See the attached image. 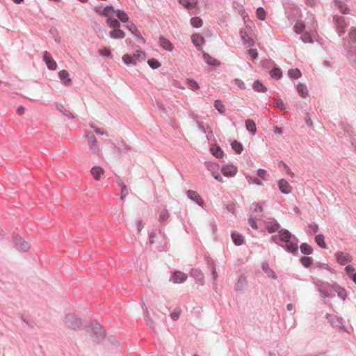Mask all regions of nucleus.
<instances>
[{
    "mask_svg": "<svg viewBox=\"0 0 356 356\" xmlns=\"http://www.w3.org/2000/svg\"><path fill=\"white\" fill-rule=\"evenodd\" d=\"M116 15L122 22L126 23L129 22V17L124 11L118 10L116 11Z\"/></svg>",
    "mask_w": 356,
    "mask_h": 356,
    "instance_id": "nucleus-28",
    "label": "nucleus"
},
{
    "mask_svg": "<svg viewBox=\"0 0 356 356\" xmlns=\"http://www.w3.org/2000/svg\"><path fill=\"white\" fill-rule=\"evenodd\" d=\"M122 60L126 65L131 64V65H136V62H134V58H133L132 55H131V54H124L122 56Z\"/></svg>",
    "mask_w": 356,
    "mask_h": 356,
    "instance_id": "nucleus-33",
    "label": "nucleus"
},
{
    "mask_svg": "<svg viewBox=\"0 0 356 356\" xmlns=\"http://www.w3.org/2000/svg\"><path fill=\"white\" fill-rule=\"evenodd\" d=\"M134 62H136V65L138 62H141L145 60L146 56L145 52H143L141 50H137L136 51L134 54L132 55Z\"/></svg>",
    "mask_w": 356,
    "mask_h": 356,
    "instance_id": "nucleus-18",
    "label": "nucleus"
},
{
    "mask_svg": "<svg viewBox=\"0 0 356 356\" xmlns=\"http://www.w3.org/2000/svg\"><path fill=\"white\" fill-rule=\"evenodd\" d=\"M272 239L276 243H278V241L284 242L289 252H296L298 249L297 238L285 229L280 230L277 235L272 236Z\"/></svg>",
    "mask_w": 356,
    "mask_h": 356,
    "instance_id": "nucleus-1",
    "label": "nucleus"
},
{
    "mask_svg": "<svg viewBox=\"0 0 356 356\" xmlns=\"http://www.w3.org/2000/svg\"><path fill=\"white\" fill-rule=\"evenodd\" d=\"M187 196L191 200L195 202L198 205L202 206L203 201L200 195L195 191L189 190L187 191Z\"/></svg>",
    "mask_w": 356,
    "mask_h": 356,
    "instance_id": "nucleus-12",
    "label": "nucleus"
},
{
    "mask_svg": "<svg viewBox=\"0 0 356 356\" xmlns=\"http://www.w3.org/2000/svg\"><path fill=\"white\" fill-rule=\"evenodd\" d=\"M127 195V188L125 186H123L122 188V195L121 198L123 199V197Z\"/></svg>",
    "mask_w": 356,
    "mask_h": 356,
    "instance_id": "nucleus-64",
    "label": "nucleus"
},
{
    "mask_svg": "<svg viewBox=\"0 0 356 356\" xmlns=\"http://www.w3.org/2000/svg\"><path fill=\"white\" fill-rule=\"evenodd\" d=\"M257 16L261 20H264L266 17V12L263 8H259L257 10Z\"/></svg>",
    "mask_w": 356,
    "mask_h": 356,
    "instance_id": "nucleus-47",
    "label": "nucleus"
},
{
    "mask_svg": "<svg viewBox=\"0 0 356 356\" xmlns=\"http://www.w3.org/2000/svg\"><path fill=\"white\" fill-rule=\"evenodd\" d=\"M280 227V225L276 222H270L267 225V230L269 233L276 232Z\"/></svg>",
    "mask_w": 356,
    "mask_h": 356,
    "instance_id": "nucleus-31",
    "label": "nucleus"
},
{
    "mask_svg": "<svg viewBox=\"0 0 356 356\" xmlns=\"http://www.w3.org/2000/svg\"><path fill=\"white\" fill-rule=\"evenodd\" d=\"M297 91L298 94L303 98L306 97L308 95V90L307 87L302 83H299L297 85Z\"/></svg>",
    "mask_w": 356,
    "mask_h": 356,
    "instance_id": "nucleus-25",
    "label": "nucleus"
},
{
    "mask_svg": "<svg viewBox=\"0 0 356 356\" xmlns=\"http://www.w3.org/2000/svg\"><path fill=\"white\" fill-rule=\"evenodd\" d=\"M86 138L88 140V143L90 147V149L92 151L94 154L99 155L101 151L97 144V141L95 138V136L92 133H88L86 135Z\"/></svg>",
    "mask_w": 356,
    "mask_h": 356,
    "instance_id": "nucleus-2",
    "label": "nucleus"
},
{
    "mask_svg": "<svg viewBox=\"0 0 356 356\" xmlns=\"http://www.w3.org/2000/svg\"><path fill=\"white\" fill-rule=\"evenodd\" d=\"M96 12L101 15H104L107 17V19L112 18L116 11H115L113 7L112 6H106L102 11L99 9H96Z\"/></svg>",
    "mask_w": 356,
    "mask_h": 356,
    "instance_id": "nucleus-11",
    "label": "nucleus"
},
{
    "mask_svg": "<svg viewBox=\"0 0 356 356\" xmlns=\"http://www.w3.org/2000/svg\"><path fill=\"white\" fill-rule=\"evenodd\" d=\"M127 28L131 32V33H133L134 35H136V37L139 38H141L143 39V37L140 33V31L138 30V29L136 28V26H135L134 24H133L132 22H130L127 24Z\"/></svg>",
    "mask_w": 356,
    "mask_h": 356,
    "instance_id": "nucleus-23",
    "label": "nucleus"
},
{
    "mask_svg": "<svg viewBox=\"0 0 356 356\" xmlns=\"http://www.w3.org/2000/svg\"><path fill=\"white\" fill-rule=\"evenodd\" d=\"M187 83L188 85V87L192 90H197L199 88V85H198V83L195 80L188 79V81H187Z\"/></svg>",
    "mask_w": 356,
    "mask_h": 356,
    "instance_id": "nucleus-45",
    "label": "nucleus"
},
{
    "mask_svg": "<svg viewBox=\"0 0 356 356\" xmlns=\"http://www.w3.org/2000/svg\"><path fill=\"white\" fill-rule=\"evenodd\" d=\"M43 60L49 70H54L56 69L57 64L56 61L53 59L50 54L47 51L44 52Z\"/></svg>",
    "mask_w": 356,
    "mask_h": 356,
    "instance_id": "nucleus-7",
    "label": "nucleus"
},
{
    "mask_svg": "<svg viewBox=\"0 0 356 356\" xmlns=\"http://www.w3.org/2000/svg\"><path fill=\"white\" fill-rule=\"evenodd\" d=\"M248 54L252 60L256 59L258 56L257 51L254 49H250L248 50Z\"/></svg>",
    "mask_w": 356,
    "mask_h": 356,
    "instance_id": "nucleus-51",
    "label": "nucleus"
},
{
    "mask_svg": "<svg viewBox=\"0 0 356 356\" xmlns=\"http://www.w3.org/2000/svg\"><path fill=\"white\" fill-rule=\"evenodd\" d=\"M273 105L275 107L280 108L281 110H285L286 107L283 101L280 99L276 98L274 99Z\"/></svg>",
    "mask_w": 356,
    "mask_h": 356,
    "instance_id": "nucleus-44",
    "label": "nucleus"
},
{
    "mask_svg": "<svg viewBox=\"0 0 356 356\" xmlns=\"http://www.w3.org/2000/svg\"><path fill=\"white\" fill-rule=\"evenodd\" d=\"M15 243L17 248L22 252H26L30 248V244L28 241L24 240L21 237H16L15 238Z\"/></svg>",
    "mask_w": 356,
    "mask_h": 356,
    "instance_id": "nucleus-6",
    "label": "nucleus"
},
{
    "mask_svg": "<svg viewBox=\"0 0 356 356\" xmlns=\"http://www.w3.org/2000/svg\"><path fill=\"white\" fill-rule=\"evenodd\" d=\"M159 44L163 49L167 51H171L173 49L172 44L163 37H161L159 38Z\"/></svg>",
    "mask_w": 356,
    "mask_h": 356,
    "instance_id": "nucleus-17",
    "label": "nucleus"
},
{
    "mask_svg": "<svg viewBox=\"0 0 356 356\" xmlns=\"http://www.w3.org/2000/svg\"><path fill=\"white\" fill-rule=\"evenodd\" d=\"M178 2L186 9H193L197 4V0H178Z\"/></svg>",
    "mask_w": 356,
    "mask_h": 356,
    "instance_id": "nucleus-15",
    "label": "nucleus"
},
{
    "mask_svg": "<svg viewBox=\"0 0 356 356\" xmlns=\"http://www.w3.org/2000/svg\"><path fill=\"white\" fill-rule=\"evenodd\" d=\"M211 152L216 158H222L224 156V152L222 149L216 145L211 146Z\"/></svg>",
    "mask_w": 356,
    "mask_h": 356,
    "instance_id": "nucleus-19",
    "label": "nucleus"
},
{
    "mask_svg": "<svg viewBox=\"0 0 356 356\" xmlns=\"http://www.w3.org/2000/svg\"><path fill=\"white\" fill-rule=\"evenodd\" d=\"M191 40H192L193 43L196 47H201L204 42V38L198 34H193L191 36Z\"/></svg>",
    "mask_w": 356,
    "mask_h": 356,
    "instance_id": "nucleus-20",
    "label": "nucleus"
},
{
    "mask_svg": "<svg viewBox=\"0 0 356 356\" xmlns=\"http://www.w3.org/2000/svg\"><path fill=\"white\" fill-rule=\"evenodd\" d=\"M169 218V213L167 210H163L161 212L159 215V220L165 221Z\"/></svg>",
    "mask_w": 356,
    "mask_h": 356,
    "instance_id": "nucleus-49",
    "label": "nucleus"
},
{
    "mask_svg": "<svg viewBox=\"0 0 356 356\" xmlns=\"http://www.w3.org/2000/svg\"><path fill=\"white\" fill-rule=\"evenodd\" d=\"M312 261L310 257H303L301 259V263L305 267H309L312 264Z\"/></svg>",
    "mask_w": 356,
    "mask_h": 356,
    "instance_id": "nucleus-48",
    "label": "nucleus"
},
{
    "mask_svg": "<svg viewBox=\"0 0 356 356\" xmlns=\"http://www.w3.org/2000/svg\"><path fill=\"white\" fill-rule=\"evenodd\" d=\"M214 107L220 112V113H224L225 111V106L222 102L220 100L215 101Z\"/></svg>",
    "mask_w": 356,
    "mask_h": 356,
    "instance_id": "nucleus-40",
    "label": "nucleus"
},
{
    "mask_svg": "<svg viewBox=\"0 0 356 356\" xmlns=\"http://www.w3.org/2000/svg\"><path fill=\"white\" fill-rule=\"evenodd\" d=\"M345 270L346 272V273L350 275V276H353V273H355V268L352 266H347L346 268H345Z\"/></svg>",
    "mask_w": 356,
    "mask_h": 356,
    "instance_id": "nucleus-54",
    "label": "nucleus"
},
{
    "mask_svg": "<svg viewBox=\"0 0 356 356\" xmlns=\"http://www.w3.org/2000/svg\"><path fill=\"white\" fill-rule=\"evenodd\" d=\"M240 35L245 44H248V47H252L254 44V40L250 37L246 31L241 30Z\"/></svg>",
    "mask_w": 356,
    "mask_h": 356,
    "instance_id": "nucleus-13",
    "label": "nucleus"
},
{
    "mask_svg": "<svg viewBox=\"0 0 356 356\" xmlns=\"http://www.w3.org/2000/svg\"><path fill=\"white\" fill-rule=\"evenodd\" d=\"M106 22L107 24L113 29L120 28V26L119 21L116 19H113V17L107 19Z\"/></svg>",
    "mask_w": 356,
    "mask_h": 356,
    "instance_id": "nucleus-30",
    "label": "nucleus"
},
{
    "mask_svg": "<svg viewBox=\"0 0 356 356\" xmlns=\"http://www.w3.org/2000/svg\"><path fill=\"white\" fill-rule=\"evenodd\" d=\"M191 24L193 27L199 28L202 26L203 22H202V20L200 17H195L191 18Z\"/></svg>",
    "mask_w": 356,
    "mask_h": 356,
    "instance_id": "nucleus-37",
    "label": "nucleus"
},
{
    "mask_svg": "<svg viewBox=\"0 0 356 356\" xmlns=\"http://www.w3.org/2000/svg\"><path fill=\"white\" fill-rule=\"evenodd\" d=\"M187 279V275L183 272L181 271H175L171 278L170 281L174 284H180L186 281Z\"/></svg>",
    "mask_w": 356,
    "mask_h": 356,
    "instance_id": "nucleus-9",
    "label": "nucleus"
},
{
    "mask_svg": "<svg viewBox=\"0 0 356 356\" xmlns=\"http://www.w3.org/2000/svg\"><path fill=\"white\" fill-rule=\"evenodd\" d=\"M288 74L291 78L293 79H298L302 75L300 71L297 68L289 70L288 71Z\"/></svg>",
    "mask_w": 356,
    "mask_h": 356,
    "instance_id": "nucleus-32",
    "label": "nucleus"
},
{
    "mask_svg": "<svg viewBox=\"0 0 356 356\" xmlns=\"http://www.w3.org/2000/svg\"><path fill=\"white\" fill-rule=\"evenodd\" d=\"M204 59L205 61L211 65H218V62L215 59L211 57L208 54H204L203 55Z\"/></svg>",
    "mask_w": 356,
    "mask_h": 356,
    "instance_id": "nucleus-38",
    "label": "nucleus"
},
{
    "mask_svg": "<svg viewBox=\"0 0 356 356\" xmlns=\"http://www.w3.org/2000/svg\"><path fill=\"white\" fill-rule=\"evenodd\" d=\"M99 54L102 56L108 57V56H111V52L110 49L105 47L100 48L99 50Z\"/></svg>",
    "mask_w": 356,
    "mask_h": 356,
    "instance_id": "nucleus-46",
    "label": "nucleus"
},
{
    "mask_svg": "<svg viewBox=\"0 0 356 356\" xmlns=\"http://www.w3.org/2000/svg\"><path fill=\"white\" fill-rule=\"evenodd\" d=\"M17 111L19 115H22L24 112V108L23 106H19Z\"/></svg>",
    "mask_w": 356,
    "mask_h": 356,
    "instance_id": "nucleus-63",
    "label": "nucleus"
},
{
    "mask_svg": "<svg viewBox=\"0 0 356 356\" xmlns=\"http://www.w3.org/2000/svg\"><path fill=\"white\" fill-rule=\"evenodd\" d=\"M232 238L233 242L237 245H241L243 242L242 236L236 232L232 234Z\"/></svg>",
    "mask_w": 356,
    "mask_h": 356,
    "instance_id": "nucleus-27",
    "label": "nucleus"
},
{
    "mask_svg": "<svg viewBox=\"0 0 356 356\" xmlns=\"http://www.w3.org/2000/svg\"><path fill=\"white\" fill-rule=\"evenodd\" d=\"M343 23H344L343 19H339L337 22V28L339 29V33L344 32L343 27Z\"/></svg>",
    "mask_w": 356,
    "mask_h": 356,
    "instance_id": "nucleus-52",
    "label": "nucleus"
},
{
    "mask_svg": "<svg viewBox=\"0 0 356 356\" xmlns=\"http://www.w3.org/2000/svg\"><path fill=\"white\" fill-rule=\"evenodd\" d=\"M252 87L254 90L257 92H265L266 90V88L259 81H255L253 83Z\"/></svg>",
    "mask_w": 356,
    "mask_h": 356,
    "instance_id": "nucleus-36",
    "label": "nucleus"
},
{
    "mask_svg": "<svg viewBox=\"0 0 356 356\" xmlns=\"http://www.w3.org/2000/svg\"><path fill=\"white\" fill-rule=\"evenodd\" d=\"M65 324L68 327L77 329L81 325V321L75 316L70 314L65 317Z\"/></svg>",
    "mask_w": 356,
    "mask_h": 356,
    "instance_id": "nucleus-3",
    "label": "nucleus"
},
{
    "mask_svg": "<svg viewBox=\"0 0 356 356\" xmlns=\"http://www.w3.org/2000/svg\"><path fill=\"white\" fill-rule=\"evenodd\" d=\"M147 63L152 69H157L161 66V63L155 58L149 59Z\"/></svg>",
    "mask_w": 356,
    "mask_h": 356,
    "instance_id": "nucleus-41",
    "label": "nucleus"
},
{
    "mask_svg": "<svg viewBox=\"0 0 356 356\" xmlns=\"http://www.w3.org/2000/svg\"><path fill=\"white\" fill-rule=\"evenodd\" d=\"M179 315H180V312H179V311H178V310H175V311H174V312L170 314V316H171V318H172L173 320L176 321V320H177V319L179 318Z\"/></svg>",
    "mask_w": 356,
    "mask_h": 356,
    "instance_id": "nucleus-57",
    "label": "nucleus"
},
{
    "mask_svg": "<svg viewBox=\"0 0 356 356\" xmlns=\"http://www.w3.org/2000/svg\"><path fill=\"white\" fill-rule=\"evenodd\" d=\"M109 35L113 39H122L125 36L124 32L120 28L114 29L110 31Z\"/></svg>",
    "mask_w": 356,
    "mask_h": 356,
    "instance_id": "nucleus-16",
    "label": "nucleus"
},
{
    "mask_svg": "<svg viewBox=\"0 0 356 356\" xmlns=\"http://www.w3.org/2000/svg\"><path fill=\"white\" fill-rule=\"evenodd\" d=\"M270 76L273 77V78H275L277 79L281 78L282 76V72L280 69L278 68H274L270 72Z\"/></svg>",
    "mask_w": 356,
    "mask_h": 356,
    "instance_id": "nucleus-43",
    "label": "nucleus"
},
{
    "mask_svg": "<svg viewBox=\"0 0 356 356\" xmlns=\"http://www.w3.org/2000/svg\"><path fill=\"white\" fill-rule=\"evenodd\" d=\"M257 175L263 179L264 180H266V176L267 175V172L265 170L263 169H259L257 170Z\"/></svg>",
    "mask_w": 356,
    "mask_h": 356,
    "instance_id": "nucleus-53",
    "label": "nucleus"
},
{
    "mask_svg": "<svg viewBox=\"0 0 356 356\" xmlns=\"http://www.w3.org/2000/svg\"><path fill=\"white\" fill-rule=\"evenodd\" d=\"M245 127L249 131L253 134H254L257 131L256 124L252 120H247L245 121Z\"/></svg>",
    "mask_w": 356,
    "mask_h": 356,
    "instance_id": "nucleus-29",
    "label": "nucleus"
},
{
    "mask_svg": "<svg viewBox=\"0 0 356 356\" xmlns=\"http://www.w3.org/2000/svg\"><path fill=\"white\" fill-rule=\"evenodd\" d=\"M90 173L95 180L100 181L104 175L105 170L100 166H94L91 168Z\"/></svg>",
    "mask_w": 356,
    "mask_h": 356,
    "instance_id": "nucleus-8",
    "label": "nucleus"
},
{
    "mask_svg": "<svg viewBox=\"0 0 356 356\" xmlns=\"http://www.w3.org/2000/svg\"><path fill=\"white\" fill-rule=\"evenodd\" d=\"M231 146L236 154H241L243 150V145L237 140H234L231 143Z\"/></svg>",
    "mask_w": 356,
    "mask_h": 356,
    "instance_id": "nucleus-26",
    "label": "nucleus"
},
{
    "mask_svg": "<svg viewBox=\"0 0 356 356\" xmlns=\"http://www.w3.org/2000/svg\"><path fill=\"white\" fill-rule=\"evenodd\" d=\"M212 175L214 177V179H216L218 181L223 182V179H222V177L220 176V175L219 173L213 172V173H212Z\"/></svg>",
    "mask_w": 356,
    "mask_h": 356,
    "instance_id": "nucleus-59",
    "label": "nucleus"
},
{
    "mask_svg": "<svg viewBox=\"0 0 356 356\" xmlns=\"http://www.w3.org/2000/svg\"><path fill=\"white\" fill-rule=\"evenodd\" d=\"M248 180L249 184H255L257 185H262L261 181L257 178H252L250 177H246Z\"/></svg>",
    "mask_w": 356,
    "mask_h": 356,
    "instance_id": "nucleus-50",
    "label": "nucleus"
},
{
    "mask_svg": "<svg viewBox=\"0 0 356 356\" xmlns=\"http://www.w3.org/2000/svg\"><path fill=\"white\" fill-rule=\"evenodd\" d=\"M249 224L252 227V229H257V223H256L255 220L253 218H250L249 219Z\"/></svg>",
    "mask_w": 356,
    "mask_h": 356,
    "instance_id": "nucleus-60",
    "label": "nucleus"
},
{
    "mask_svg": "<svg viewBox=\"0 0 356 356\" xmlns=\"http://www.w3.org/2000/svg\"><path fill=\"white\" fill-rule=\"evenodd\" d=\"M91 127L95 129V131L97 133V134H104L105 132L104 131H102L101 129L99 128H97V127H95L93 125H91Z\"/></svg>",
    "mask_w": 356,
    "mask_h": 356,
    "instance_id": "nucleus-62",
    "label": "nucleus"
},
{
    "mask_svg": "<svg viewBox=\"0 0 356 356\" xmlns=\"http://www.w3.org/2000/svg\"><path fill=\"white\" fill-rule=\"evenodd\" d=\"M349 37L353 40H356V29H351L349 32Z\"/></svg>",
    "mask_w": 356,
    "mask_h": 356,
    "instance_id": "nucleus-56",
    "label": "nucleus"
},
{
    "mask_svg": "<svg viewBox=\"0 0 356 356\" xmlns=\"http://www.w3.org/2000/svg\"><path fill=\"white\" fill-rule=\"evenodd\" d=\"M59 78L65 86H70L72 84V80L70 78V74L67 71L63 70L58 73Z\"/></svg>",
    "mask_w": 356,
    "mask_h": 356,
    "instance_id": "nucleus-14",
    "label": "nucleus"
},
{
    "mask_svg": "<svg viewBox=\"0 0 356 356\" xmlns=\"http://www.w3.org/2000/svg\"><path fill=\"white\" fill-rule=\"evenodd\" d=\"M221 172L225 177H234L236 175L238 168L233 164H228L222 168Z\"/></svg>",
    "mask_w": 356,
    "mask_h": 356,
    "instance_id": "nucleus-5",
    "label": "nucleus"
},
{
    "mask_svg": "<svg viewBox=\"0 0 356 356\" xmlns=\"http://www.w3.org/2000/svg\"><path fill=\"white\" fill-rule=\"evenodd\" d=\"M318 227L316 224H312L309 226V230L312 233H316L318 232Z\"/></svg>",
    "mask_w": 356,
    "mask_h": 356,
    "instance_id": "nucleus-55",
    "label": "nucleus"
},
{
    "mask_svg": "<svg viewBox=\"0 0 356 356\" xmlns=\"http://www.w3.org/2000/svg\"><path fill=\"white\" fill-rule=\"evenodd\" d=\"M300 250H301V252L305 254H309L312 252V247L307 243H302L300 245Z\"/></svg>",
    "mask_w": 356,
    "mask_h": 356,
    "instance_id": "nucleus-39",
    "label": "nucleus"
},
{
    "mask_svg": "<svg viewBox=\"0 0 356 356\" xmlns=\"http://www.w3.org/2000/svg\"><path fill=\"white\" fill-rule=\"evenodd\" d=\"M280 167H283V168L285 170L287 175H289L291 177H294V173L290 170L289 166L284 163L283 161H280L279 163Z\"/></svg>",
    "mask_w": 356,
    "mask_h": 356,
    "instance_id": "nucleus-42",
    "label": "nucleus"
},
{
    "mask_svg": "<svg viewBox=\"0 0 356 356\" xmlns=\"http://www.w3.org/2000/svg\"><path fill=\"white\" fill-rule=\"evenodd\" d=\"M245 283V278L243 277H241L238 280V282L237 283V286L239 287V284L242 286L243 284Z\"/></svg>",
    "mask_w": 356,
    "mask_h": 356,
    "instance_id": "nucleus-61",
    "label": "nucleus"
},
{
    "mask_svg": "<svg viewBox=\"0 0 356 356\" xmlns=\"http://www.w3.org/2000/svg\"><path fill=\"white\" fill-rule=\"evenodd\" d=\"M333 291H335L337 293L339 297H340L342 300H345L346 298V291L345 289L341 288L339 286L334 287Z\"/></svg>",
    "mask_w": 356,
    "mask_h": 356,
    "instance_id": "nucleus-34",
    "label": "nucleus"
},
{
    "mask_svg": "<svg viewBox=\"0 0 356 356\" xmlns=\"http://www.w3.org/2000/svg\"><path fill=\"white\" fill-rule=\"evenodd\" d=\"M333 289H334V286H331L328 285L327 286H322L320 288L319 291H320L321 296L323 298H327L330 296V293L333 291Z\"/></svg>",
    "mask_w": 356,
    "mask_h": 356,
    "instance_id": "nucleus-21",
    "label": "nucleus"
},
{
    "mask_svg": "<svg viewBox=\"0 0 356 356\" xmlns=\"http://www.w3.org/2000/svg\"><path fill=\"white\" fill-rule=\"evenodd\" d=\"M234 83L238 86L241 89H244L245 88V84L243 83V81H242L240 79H235L234 80Z\"/></svg>",
    "mask_w": 356,
    "mask_h": 356,
    "instance_id": "nucleus-58",
    "label": "nucleus"
},
{
    "mask_svg": "<svg viewBox=\"0 0 356 356\" xmlns=\"http://www.w3.org/2000/svg\"><path fill=\"white\" fill-rule=\"evenodd\" d=\"M315 241L322 248H326V244L324 241V236L322 234H318L315 237Z\"/></svg>",
    "mask_w": 356,
    "mask_h": 356,
    "instance_id": "nucleus-35",
    "label": "nucleus"
},
{
    "mask_svg": "<svg viewBox=\"0 0 356 356\" xmlns=\"http://www.w3.org/2000/svg\"><path fill=\"white\" fill-rule=\"evenodd\" d=\"M337 262L341 265H346L352 261V257L348 253L337 252L335 253Z\"/></svg>",
    "mask_w": 356,
    "mask_h": 356,
    "instance_id": "nucleus-4",
    "label": "nucleus"
},
{
    "mask_svg": "<svg viewBox=\"0 0 356 356\" xmlns=\"http://www.w3.org/2000/svg\"><path fill=\"white\" fill-rule=\"evenodd\" d=\"M312 28L314 29V26L309 27V31H306L301 35L300 39L303 42L307 43L312 42V33H311L312 31L311 29Z\"/></svg>",
    "mask_w": 356,
    "mask_h": 356,
    "instance_id": "nucleus-22",
    "label": "nucleus"
},
{
    "mask_svg": "<svg viewBox=\"0 0 356 356\" xmlns=\"http://www.w3.org/2000/svg\"><path fill=\"white\" fill-rule=\"evenodd\" d=\"M278 186L280 191L284 194H289L292 191V187L290 186L289 182L284 179H281L278 181Z\"/></svg>",
    "mask_w": 356,
    "mask_h": 356,
    "instance_id": "nucleus-10",
    "label": "nucleus"
},
{
    "mask_svg": "<svg viewBox=\"0 0 356 356\" xmlns=\"http://www.w3.org/2000/svg\"><path fill=\"white\" fill-rule=\"evenodd\" d=\"M305 29V24L302 21H297L295 23L293 30L297 34L303 33Z\"/></svg>",
    "mask_w": 356,
    "mask_h": 356,
    "instance_id": "nucleus-24",
    "label": "nucleus"
}]
</instances>
